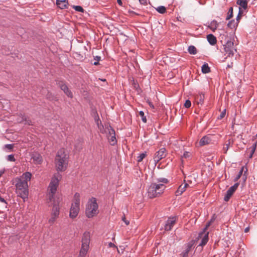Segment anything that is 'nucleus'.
I'll return each mask as SVG.
<instances>
[{
    "instance_id": "53",
    "label": "nucleus",
    "mask_w": 257,
    "mask_h": 257,
    "mask_svg": "<svg viewBox=\"0 0 257 257\" xmlns=\"http://www.w3.org/2000/svg\"><path fill=\"white\" fill-rule=\"evenodd\" d=\"M5 173V170L4 169H3V170H0V178L1 177V176H2V175Z\"/></svg>"
},
{
    "instance_id": "14",
    "label": "nucleus",
    "mask_w": 257,
    "mask_h": 257,
    "mask_svg": "<svg viewBox=\"0 0 257 257\" xmlns=\"http://www.w3.org/2000/svg\"><path fill=\"white\" fill-rule=\"evenodd\" d=\"M57 6L61 9H65L68 8V2L67 0H56Z\"/></svg>"
},
{
    "instance_id": "49",
    "label": "nucleus",
    "mask_w": 257,
    "mask_h": 257,
    "mask_svg": "<svg viewBox=\"0 0 257 257\" xmlns=\"http://www.w3.org/2000/svg\"><path fill=\"white\" fill-rule=\"evenodd\" d=\"M122 220L125 222L126 225H128L130 223V222L125 219V218L124 217L122 218Z\"/></svg>"
},
{
    "instance_id": "44",
    "label": "nucleus",
    "mask_w": 257,
    "mask_h": 257,
    "mask_svg": "<svg viewBox=\"0 0 257 257\" xmlns=\"http://www.w3.org/2000/svg\"><path fill=\"white\" fill-rule=\"evenodd\" d=\"M5 148L11 150L13 148V145H11V144L6 145H5Z\"/></svg>"
},
{
    "instance_id": "5",
    "label": "nucleus",
    "mask_w": 257,
    "mask_h": 257,
    "mask_svg": "<svg viewBox=\"0 0 257 257\" xmlns=\"http://www.w3.org/2000/svg\"><path fill=\"white\" fill-rule=\"evenodd\" d=\"M99 212L96 199L92 197L88 201L85 209V214L88 218H92Z\"/></svg>"
},
{
    "instance_id": "22",
    "label": "nucleus",
    "mask_w": 257,
    "mask_h": 257,
    "mask_svg": "<svg viewBox=\"0 0 257 257\" xmlns=\"http://www.w3.org/2000/svg\"><path fill=\"white\" fill-rule=\"evenodd\" d=\"M195 99L198 104H202L204 99V94L202 93H199L195 96Z\"/></svg>"
},
{
    "instance_id": "30",
    "label": "nucleus",
    "mask_w": 257,
    "mask_h": 257,
    "mask_svg": "<svg viewBox=\"0 0 257 257\" xmlns=\"http://www.w3.org/2000/svg\"><path fill=\"white\" fill-rule=\"evenodd\" d=\"M147 153L145 152L144 153H142L137 157V161L138 162H141L143 161V160L146 157Z\"/></svg>"
},
{
    "instance_id": "13",
    "label": "nucleus",
    "mask_w": 257,
    "mask_h": 257,
    "mask_svg": "<svg viewBox=\"0 0 257 257\" xmlns=\"http://www.w3.org/2000/svg\"><path fill=\"white\" fill-rule=\"evenodd\" d=\"M32 159L34 164L37 165L41 164L43 162L42 156L39 153H35L32 156Z\"/></svg>"
},
{
    "instance_id": "4",
    "label": "nucleus",
    "mask_w": 257,
    "mask_h": 257,
    "mask_svg": "<svg viewBox=\"0 0 257 257\" xmlns=\"http://www.w3.org/2000/svg\"><path fill=\"white\" fill-rule=\"evenodd\" d=\"M61 179V175L59 173H55L52 178L48 188V196L50 201H54V195L56 194L58 187L59 181Z\"/></svg>"
},
{
    "instance_id": "27",
    "label": "nucleus",
    "mask_w": 257,
    "mask_h": 257,
    "mask_svg": "<svg viewBox=\"0 0 257 257\" xmlns=\"http://www.w3.org/2000/svg\"><path fill=\"white\" fill-rule=\"evenodd\" d=\"M188 51L190 54L195 55L197 53V49L194 46H189Z\"/></svg>"
},
{
    "instance_id": "16",
    "label": "nucleus",
    "mask_w": 257,
    "mask_h": 257,
    "mask_svg": "<svg viewBox=\"0 0 257 257\" xmlns=\"http://www.w3.org/2000/svg\"><path fill=\"white\" fill-rule=\"evenodd\" d=\"M211 141L210 137L209 136H205L202 137L199 142V145L200 146H203L209 144Z\"/></svg>"
},
{
    "instance_id": "10",
    "label": "nucleus",
    "mask_w": 257,
    "mask_h": 257,
    "mask_svg": "<svg viewBox=\"0 0 257 257\" xmlns=\"http://www.w3.org/2000/svg\"><path fill=\"white\" fill-rule=\"evenodd\" d=\"M166 149L163 148L160 149L156 153L154 157V160L156 164L158 163L161 159L166 157Z\"/></svg>"
},
{
    "instance_id": "59",
    "label": "nucleus",
    "mask_w": 257,
    "mask_h": 257,
    "mask_svg": "<svg viewBox=\"0 0 257 257\" xmlns=\"http://www.w3.org/2000/svg\"><path fill=\"white\" fill-rule=\"evenodd\" d=\"M254 153V152H253V149L252 148V150H251V154H250V157H252V154Z\"/></svg>"
},
{
    "instance_id": "12",
    "label": "nucleus",
    "mask_w": 257,
    "mask_h": 257,
    "mask_svg": "<svg viewBox=\"0 0 257 257\" xmlns=\"http://www.w3.org/2000/svg\"><path fill=\"white\" fill-rule=\"evenodd\" d=\"M79 211V207L73 206L71 205V207L70 210L69 216L72 218H75Z\"/></svg>"
},
{
    "instance_id": "36",
    "label": "nucleus",
    "mask_w": 257,
    "mask_h": 257,
    "mask_svg": "<svg viewBox=\"0 0 257 257\" xmlns=\"http://www.w3.org/2000/svg\"><path fill=\"white\" fill-rule=\"evenodd\" d=\"M0 202L2 203V205L4 208H6L7 206V203L6 201V200L4 199V198H2L0 196Z\"/></svg>"
},
{
    "instance_id": "61",
    "label": "nucleus",
    "mask_w": 257,
    "mask_h": 257,
    "mask_svg": "<svg viewBox=\"0 0 257 257\" xmlns=\"http://www.w3.org/2000/svg\"><path fill=\"white\" fill-rule=\"evenodd\" d=\"M256 137H257V134H256Z\"/></svg>"
},
{
    "instance_id": "50",
    "label": "nucleus",
    "mask_w": 257,
    "mask_h": 257,
    "mask_svg": "<svg viewBox=\"0 0 257 257\" xmlns=\"http://www.w3.org/2000/svg\"><path fill=\"white\" fill-rule=\"evenodd\" d=\"M256 143H254V144L252 145L253 152H254L255 150V149H256Z\"/></svg>"
},
{
    "instance_id": "47",
    "label": "nucleus",
    "mask_w": 257,
    "mask_h": 257,
    "mask_svg": "<svg viewBox=\"0 0 257 257\" xmlns=\"http://www.w3.org/2000/svg\"><path fill=\"white\" fill-rule=\"evenodd\" d=\"M225 113H226V111H225V109L223 110V111H222L220 115V117L221 118H223L224 117L225 115Z\"/></svg>"
},
{
    "instance_id": "37",
    "label": "nucleus",
    "mask_w": 257,
    "mask_h": 257,
    "mask_svg": "<svg viewBox=\"0 0 257 257\" xmlns=\"http://www.w3.org/2000/svg\"><path fill=\"white\" fill-rule=\"evenodd\" d=\"M73 8L75 9V11L79 12H83L84 10L82 8V7L79 6H73Z\"/></svg>"
},
{
    "instance_id": "19",
    "label": "nucleus",
    "mask_w": 257,
    "mask_h": 257,
    "mask_svg": "<svg viewBox=\"0 0 257 257\" xmlns=\"http://www.w3.org/2000/svg\"><path fill=\"white\" fill-rule=\"evenodd\" d=\"M234 192L235 191H233L229 188L226 191V194L224 196V200L226 202L228 201Z\"/></svg>"
},
{
    "instance_id": "52",
    "label": "nucleus",
    "mask_w": 257,
    "mask_h": 257,
    "mask_svg": "<svg viewBox=\"0 0 257 257\" xmlns=\"http://www.w3.org/2000/svg\"><path fill=\"white\" fill-rule=\"evenodd\" d=\"M240 11L239 10V12L237 16V18H236V20H237V21H238L240 19Z\"/></svg>"
},
{
    "instance_id": "33",
    "label": "nucleus",
    "mask_w": 257,
    "mask_h": 257,
    "mask_svg": "<svg viewBox=\"0 0 257 257\" xmlns=\"http://www.w3.org/2000/svg\"><path fill=\"white\" fill-rule=\"evenodd\" d=\"M233 17V8L230 7L229 9L227 16L226 17V20H229L230 18H231Z\"/></svg>"
},
{
    "instance_id": "41",
    "label": "nucleus",
    "mask_w": 257,
    "mask_h": 257,
    "mask_svg": "<svg viewBox=\"0 0 257 257\" xmlns=\"http://www.w3.org/2000/svg\"><path fill=\"white\" fill-rule=\"evenodd\" d=\"M239 183L238 182H236L235 183L233 186H231L230 188L233 190V191H235L237 189L239 186Z\"/></svg>"
},
{
    "instance_id": "57",
    "label": "nucleus",
    "mask_w": 257,
    "mask_h": 257,
    "mask_svg": "<svg viewBox=\"0 0 257 257\" xmlns=\"http://www.w3.org/2000/svg\"><path fill=\"white\" fill-rule=\"evenodd\" d=\"M27 123L29 124V125H32V122L31 120H28L27 121Z\"/></svg>"
},
{
    "instance_id": "24",
    "label": "nucleus",
    "mask_w": 257,
    "mask_h": 257,
    "mask_svg": "<svg viewBox=\"0 0 257 257\" xmlns=\"http://www.w3.org/2000/svg\"><path fill=\"white\" fill-rule=\"evenodd\" d=\"M185 187H183V184L180 185L178 189L175 192V195L176 196H180L185 191Z\"/></svg>"
},
{
    "instance_id": "46",
    "label": "nucleus",
    "mask_w": 257,
    "mask_h": 257,
    "mask_svg": "<svg viewBox=\"0 0 257 257\" xmlns=\"http://www.w3.org/2000/svg\"><path fill=\"white\" fill-rule=\"evenodd\" d=\"M140 3L144 5H146L147 4V0H139Z\"/></svg>"
},
{
    "instance_id": "48",
    "label": "nucleus",
    "mask_w": 257,
    "mask_h": 257,
    "mask_svg": "<svg viewBox=\"0 0 257 257\" xmlns=\"http://www.w3.org/2000/svg\"><path fill=\"white\" fill-rule=\"evenodd\" d=\"M100 59H101V57L98 56H96L94 57V59L98 62H99L100 61Z\"/></svg>"
},
{
    "instance_id": "15",
    "label": "nucleus",
    "mask_w": 257,
    "mask_h": 257,
    "mask_svg": "<svg viewBox=\"0 0 257 257\" xmlns=\"http://www.w3.org/2000/svg\"><path fill=\"white\" fill-rule=\"evenodd\" d=\"M60 88L61 90H62L66 94V95L70 98L73 97V94L71 91L69 89L68 87L65 84H60Z\"/></svg>"
},
{
    "instance_id": "34",
    "label": "nucleus",
    "mask_w": 257,
    "mask_h": 257,
    "mask_svg": "<svg viewBox=\"0 0 257 257\" xmlns=\"http://www.w3.org/2000/svg\"><path fill=\"white\" fill-rule=\"evenodd\" d=\"M237 23H235L234 20L230 21L228 22L227 26L228 27L230 28H235L236 26H237Z\"/></svg>"
},
{
    "instance_id": "21",
    "label": "nucleus",
    "mask_w": 257,
    "mask_h": 257,
    "mask_svg": "<svg viewBox=\"0 0 257 257\" xmlns=\"http://www.w3.org/2000/svg\"><path fill=\"white\" fill-rule=\"evenodd\" d=\"M236 4L244 10H246L247 8V2L246 0H237Z\"/></svg>"
},
{
    "instance_id": "25",
    "label": "nucleus",
    "mask_w": 257,
    "mask_h": 257,
    "mask_svg": "<svg viewBox=\"0 0 257 257\" xmlns=\"http://www.w3.org/2000/svg\"><path fill=\"white\" fill-rule=\"evenodd\" d=\"M201 70L203 73H208L210 71V67L207 63H205L201 67Z\"/></svg>"
},
{
    "instance_id": "43",
    "label": "nucleus",
    "mask_w": 257,
    "mask_h": 257,
    "mask_svg": "<svg viewBox=\"0 0 257 257\" xmlns=\"http://www.w3.org/2000/svg\"><path fill=\"white\" fill-rule=\"evenodd\" d=\"M148 104H149V105L152 108H154L155 107H154V105H153V103L150 101L149 100V99L147 100V101Z\"/></svg>"
},
{
    "instance_id": "20",
    "label": "nucleus",
    "mask_w": 257,
    "mask_h": 257,
    "mask_svg": "<svg viewBox=\"0 0 257 257\" xmlns=\"http://www.w3.org/2000/svg\"><path fill=\"white\" fill-rule=\"evenodd\" d=\"M73 206L79 207L80 205V194L76 193L74 195V202L72 203Z\"/></svg>"
},
{
    "instance_id": "54",
    "label": "nucleus",
    "mask_w": 257,
    "mask_h": 257,
    "mask_svg": "<svg viewBox=\"0 0 257 257\" xmlns=\"http://www.w3.org/2000/svg\"><path fill=\"white\" fill-rule=\"evenodd\" d=\"M108 246H109V247H110L115 246V245L112 242L109 243Z\"/></svg>"
},
{
    "instance_id": "3",
    "label": "nucleus",
    "mask_w": 257,
    "mask_h": 257,
    "mask_svg": "<svg viewBox=\"0 0 257 257\" xmlns=\"http://www.w3.org/2000/svg\"><path fill=\"white\" fill-rule=\"evenodd\" d=\"M69 156L64 149H60L56 156L55 163L57 171H64L68 165Z\"/></svg>"
},
{
    "instance_id": "11",
    "label": "nucleus",
    "mask_w": 257,
    "mask_h": 257,
    "mask_svg": "<svg viewBox=\"0 0 257 257\" xmlns=\"http://www.w3.org/2000/svg\"><path fill=\"white\" fill-rule=\"evenodd\" d=\"M194 242L193 240L187 243L184 245V250L180 254V257H187L188 252L193 246Z\"/></svg>"
},
{
    "instance_id": "26",
    "label": "nucleus",
    "mask_w": 257,
    "mask_h": 257,
    "mask_svg": "<svg viewBox=\"0 0 257 257\" xmlns=\"http://www.w3.org/2000/svg\"><path fill=\"white\" fill-rule=\"evenodd\" d=\"M95 121L97 125L98 128L100 130V132L101 133H103L101 130L103 128V126L98 116L95 117Z\"/></svg>"
},
{
    "instance_id": "38",
    "label": "nucleus",
    "mask_w": 257,
    "mask_h": 257,
    "mask_svg": "<svg viewBox=\"0 0 257 257\" xmlns=\"http://www.w3.org/2000/svg\"><path fill=\"white\" fill-rule=\"evenodd\" d=\"M191 153L188 152L186 151L184 153L182 158H185V159H189L191 157Z\"/></svg>"
},
{
    "instance_id": "6",
    "label": "nucleus",
    "mask_w": 257,
    "mask_h": 257,
    "mask_svg": "<svg viewBox=\"0 0 257 257\" xmlns=\"http://www.w3.org/2000/svg\"><path fill=\"white\" fill-rule=\"evenodd\" d=\"M90 233L86 232L84 233L82 239L81 248L79 255L85 257L89 248Z\"/></svg>"
},
{
    "instance_id": "2",
    "label": "nucleus",
    "mask_w": 257,
    "mask_h": 257,
    "mask_svg": "<svg viewBox=\"0 0 257 257\" xmlns=\"http://www.w3.org/2000/svg\"><path fill=\"white\" fill-rule=\"evenodd\" d=\"M168 180L165 178H160L152 182L148 188V196L150 198L159 197L163 193L166 188L165 184L168 183Z\"/></svg>"
},
{
    "instance_id": "39",
    "label": "nucleus",
    "mask_w": 257,
    "mask_h": 257,
    "mask_svg": "<svg viewBox=\"0 0 257 257\" xmlns=\"http://www.w3.org/2000/svg\"><path fill=\"white\" fill-rule=\"evenodd\" d=\"M7 160H8V161H11V162H15L16 161V159L13 155H8Z\"/></svg>"
},
{
    "instance_id": "35",
    "label": "nucleus",
    "mask_w": 257,
    "mask_h": 257,
    "mask_svg": "<svg viewBox=\"0 0 257 257\" xmlns=\"http://www.w3.org/2000/svg\"><path fill=\"white\" fill-rule=\"evenodd\" d=\"M139 115L141 116V118L142 121L146 123L147 122V118L146 116H145V113L143 111H140L139 112Z\"/></svg>"
},
{
    "instance_id": "7",
    "label": "nucleus",
    "mask_w": 257,
    "mask_h": 257,
    "mask_svg": "<svg viewBox=\"0 0 257 257\" xmlns=\"http://www.w3.org/2000/svg\"><path fill=\"white\" fill-rule=\"evenodd\" d=\"M60 214V206L58 201L54 200L53 206L51 214V217L49 220V223L51 224H53Z\"/></svg>"
},
{
    "instance_id": "8",
    "label": "nucleus",
    "mask_w": 257,
    "mask_h": 257,
    "mask_svg": "<svg viewBox=\"0 0 257 257\" xmlns=\"http://www.w3.org/2000/svg\"><path fill=\"white\" fill-rule=\"evenodd\" d=\"M225 55H227V57H231L234 55V52L236 51L234 48L233 42L228 41L225 45H223Z\"/></svg>"
},
{
    "instance_id": "23",
    "label": "nucleus",
    "mask_w": 257,
    "mask_h": 257,
    "mask_svg": "<svg viewBox=\"0 0 257 257\" xmlns=\"http://www.w3.org/2000/svg\"><path fill=\"white\" fill-rule=\"evenodd\" d=\"M208 241V232L205 233L203 238L201 240V242L199 243V245L203 246L205 245Z\"/></svg>"
},
{
    "instance_id": "51",
    "label": "nucleus",
    "mask_w": 257,
    "mask_h": 257,
    "mask_svg": "<svg viewBox=\"0 0 257 257\" xmlns=\"http://www.w3.org/2000/svg\"><path fill=\"white\" fill-rule=\"evenodd\" d=\"M117 3L120 6H122V3L121 0H117Z\"/></svg>"
},
{
    "instance_id": "28",
    "label": "nucleus",
    "mask_w": 257,
    "mask_h": 257,
    "mask_svg": "<svg viewBox=\"0 0 257 257\" xmlns=\"http://www.w3.org/2000/svg\"><path fill=\"white\" fill-rule=\"evenodd\" d=\"M244 170V167H241V169L240 170L239 172H238V174L236 175V176L234 179V182H237L240 178V177L242 176L243 172Z\"/></svg>"
},
{
    "instance_id": "17",
    "label": "nucleus",
    "mask_w": 257,
    "mask_h": 257,
    "mask_svg": "<svg viewBox=\"0 0 257 257\" xmlns=\"http://www.w3.org/2000/svg\"><path fill=\"white\" fill-rule=\"evenodd\" d=\"M109 134L111 136V137L109 139L110 142L111 143V145L114 146L116 143V140L115 138V132L113 129H112L111 127L109 130Z\"/></svg>"
},
{
    "instance_id": "9",
    "label": "nucleus",
    "mask_w": 257,
    "mask_h": 257,
    "mask_svg": "<svg viewBox=\"0 0 257 257\" xmlns=\"http://www.w3.org/2000/svg\"><path fill=\"white\" fill-rule=\"evenodd\" d=\"M177 218L176 216L170 217L168 218L164 225V229L166 231H170L176 223Z\"/></svg>"
},
{
    "instance_id": "42",
    "label": "nucleus",
    "mask_w": 257,
    "mask_h": 257,
    "mask_svg": "<svg viewBox=\"0 0 257 257\" xmlns=\"http://www.w3.org/2000/svg\"><path fill=\"white\" fill-rule=\"evenodd\" d=\"M50 95H51V94H49L48 93V94H47V98H49L50 100H54L56 99V98L55 96H50Z\"/></svg>"
},
{
    "instance_id": "32",
    "label": "nucleus",
    "mask_w": 257,
    "mask_h": 257,
    "mask_svg": "<svg viewBox=\"0 0 257 257\" xmlns=\"http://www.w3.org/2000/svg\"><path fill=\"white\" fill-rule=\"evenodd\" d=\"M218 26V24L217 21L213 20L210 23V28L213 30L214 31L217 29Z\"/></svg>"
},
{
    "instance_id": "58",
    "label": "nucleus",
    "mask_w": 257,
    "mask_h": 257,
    "mask_svg": "<svg viewBox=\"0 0 257 257\" xmlns=\"http://www.w3.org/2000/svg\"><path fill=\"white\" fill-rule=\"evenodd\" d=\"M98 64H99V62H98V61H95L93 63V65H97Z\"/></svg>"
},
{
    "instance_id": "40",
    "label": "nucleus",
    "mask_w": 257,
    "mask_h": 257,
    "mask_svg": "<svg viewBox=\"0 0 257 257\" xmlns=\"http://www.w3.org/2000/svg\"><path fill=\"white\" fill-rule=\"evenodd\" d=\"M191 105V102L189 100H186L184 103V106L186 108H189Z\"/></svg>"
},
{
    "instance_id": "29",
    "label": "nucleus",
    "mask_w": 257,
    "mask_h": 257,
    "mask_svg": "<svg viewBox=\"0 0 257 257\" xmlns=\"http://www.w3.org/2000/svg\"><path fill=\"white\" fill-rule=\"evenodd\" d=\"M230 143H231L230 140H228L226 142L225 144L224 145L223 148V150L224 153H226V152L229 147Z\"/></svg>"
},
{
    "instance_id": "60",
    "label": "nucleus",
    "mask_w": 257,
    "mask_h": 257,
    "mask_svg": "<svg viewBox=\"0 0 257 257\" xmlns=\"http://www.w3.org/2000/svg\"><path fill=\"white\" fill-rule=\"evenodd\" d=\"M227 67H230V65H228Z\"/></svg>"
},
{
    "instance_id": "56",
    "label": "nucleus",
    "mask_w": 257,
    "mask_h": 257,
    "mask_svg": "<svg viewBox=\"0 0 257 257\" xmlns=\"http://www.w3.org/2000/svg\"><path fill=\"white\" fill-rule=\"evenodd\" d=\"M188 186H189V185L186 183H185L184 184H183V187H185V190Z\"/></svg>"
},
{
    "instance_id": "45",
    "label": "nucleus",
    "mask_w": 257,
    "mask_h": 257,
    "mask_svg": "<svg viewBox=\"0 0 257 257\" xmlns=\"http://www.w3.org/2000/svg\"><path fill=\"white\" fill-rule=\"evenodd\" d=\"M211 222H212V220L210 221L206 224L205 227L204 228V230H203L204 231H205L207 229L208 227L210 225Z\"/></svg>"
},
{
    "instance_id": "31",
    "label": "nucleus",
    "mask_w": 257,
    "mask_h": 257,
    "mask_svg": "<svg viewBox=\"0 0 257 257\" xmlns=\"http://www.w3.org/2000/svg\"><path fill=\"white\" fill-rule=\"evenodd\" d=\"M156 10L160 14H164L166 12V9L164 6H159L157 9Z\"/></svg>"
},
{
    "instance_id": "18",
    "label": "nucleus",
    "mask_w": 257,
    "mask_h": 257,
    "mask_svg": "<svg viewBox=\"0 0 257 257\" xmlns=\"http://www.w3.org/2000/svg\"><path fill=\"white\" fill-rule=\"evenodd\" d=\"M207 41L211 45H214L217 42L216 37L212 34H209L207 36Z\"/></svg>"
},
{
    "instance_id": "55",
    "label": "nucleus",
    "mask_w": 257,
    "mask_h": 257,
    "mask_svg": "<svg viewBox=\"0 0 257 257\" xmlns=\"http://www.w3.org/2000/svg\"><path fill=\"white\" fill-rule=\"evenodd\" d=\"M249 227H247L244 229V232L247 233L249 231Z\"/></svg>"
},
{
    "instance_id": "1",
    "label": "nucleus",
    "mask_w": 257,
    "mask_h": 257,
    "mask_svg": "<svg viewBox=\"0 0 257 257\" xmlns=\"http://www.w3.org/2000/svg\"><path fill=\"white\" fill-rule=\"evenodd\" d=\"M32 174L26 172L19 178L15 179L16 192L17 195L22 198L25 201L29 195L28 182L30 181Z\"/></svg>"
}]
</instances>
